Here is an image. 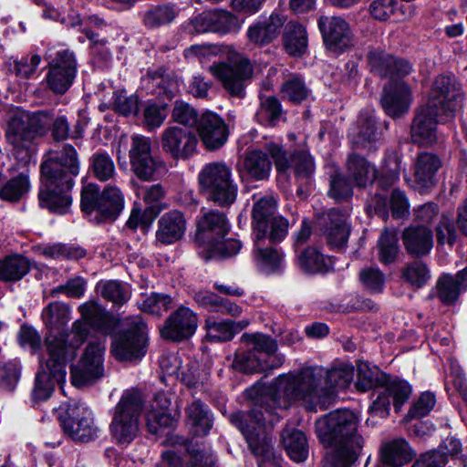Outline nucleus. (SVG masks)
Listing matches in <instances>:
<instances>
[{"mask_svg": "<svg viewBox=\"0 0 467 467\" xmlns=\"http://www.w3.org/2000/svg\"><path fill=\"white\" fill-rule=\"evenodd\" d=\"M346 169L348 180L358 188H365L372 184L378 178L375 165L357 153L348 155Z\"/></svg>", "mask_w": 467, "mask_h": 467, "instance_id": "2f4dec72", "label": "nucleus"}, {"mask_svg": "<svg viewBox=\"0 0 467 467\" xmlns=\"http://www.w3.org/2000/svg\"><path fill=\"white\" fill-rule=\"evenodd\" d=\"M146 325L140 317L125 319L119 330L115 334L111 344V352L121 361L140 358L146 353Z\"/></svg>", "mask_w": 467, "mask_h": 467, "instance_id": "1a4fd4ad", "label": "nucleus"}, {"mask_svg": "<svg viewBox=\"0 0 467 467\" xmlns=\"http://www.w3.org/2000/svg\"><path fill=\"white\" fill-rule=\"evenodd\" d=\"M251 400L247 413L235 412L230 416V421L244 436L252 452L257 456L259 467H281L280 459L272 452L268 431L280 419L279 408H275L271 389L263 391L258 386L246 390Z\"/></svg>", "mask_w": 467, "mask_h": 467, "instance_id": "f03ea898", "label": "nucleus"}, {"mask_svg": "<svg viewBox=\"0 0 467 467\" xmlns=\"http://www.w3.org/2000/svg\"><path fill=\"white\" fill-rule=\"evenodd\" d=\"M401 238L406 251L416 257L428 254L433 247L432 232L422 225L407 227Z\"/></svg>", "mask_w": 467, "mask_h": 467, "instance_id": "473e14b6", "label": "nucleus"}, {"mask_svg": "<svg viewBox=\"0 0 467 467\" xmlns=\"http://www.w3.org/2000/svg\"><path fill=\"white\" fill-rule=\"evenodd\" d=\"M198 183L206 200L219 207H229L236 201L238 185L232 167L224 161L206 163L198 174Z\"/></svg>", "mask_w": 467, "mask_h": 467, "instance_id": "0eeeda50", "label": "nucleus"}, {"mask_svg": "<svg viewBox=\"0 0 467 467\" xmlns=\"http://www.w3.org/2000/svg\"><path fill=\"white\" fill-rule=\"evenodd\" d=\"M139 307L147 313L157 317L166 313L172 307V298L166 294L151 293L138 302Z\"/></svg>", "mask_w": 467, "mask_h": 467, "instance_id": "4d7b16f0", "label": "nucleus"}, {"mask_svg": "<svg viewBox=\"0 0 467 467\" xmlns=\"http://www.w3.org/2000/svg\"><path fill=\"white\" fill-rule=\"evenodd\" d=\"M42 318L49 329L50 333L47 336H57L64 337L67 340V346L70 343V339L74 334V326L79 322L86 327L87 335L88 334V325L85 322L76 321L73 323L71 332L63 331L64 327L68 323L70 319V309L67 305L62 302H51L49 303L42 312Z\"/></svg>", "mask_w": 467, "mask_h": 467, "instance_id": "a878e982", "label": "nucleus"}, {"mask_svg": "<svg viewBox=\"0 0 467 467\" xmlns=\"http://www.w3.org/2000/svg\"><path fill=\"white\" fill-rule=\"evenodd\" d=\"M144 406L140 392L130 391L122 395L114 408L109 430L119 444L130 443L138 435L140 418Z\"/></svg>", "mask_w": 467, "mask_h": 467, "instance_id": "6e6552de", "label": "nucleus"}, {"mask_svg": "<svg viewBox=\"0 0 467 467\" xmlns=\"http://www.w3.org/2000/svg\"><path fill=\"white\" fill-rule=\"evenodd\" d=\"M161 148L173 159H188L197 148L198 140L195 134L180 127L166 128L161 133Z\"/></svg>", "mask_w": 467, "mask_h": 467, "instance_id": "6ab92c4d", "label": "nucleus"}, {"mask_svg": "<svg viewBox=\"0 0 467 467\" xmlns=\"http://www.w3.org/2000/svg\"><path fill=\"white\" fill-rule=\"evenodd\" d=\"M265 152L269 155L278 173H286L291 167V154L284 147L275 141H269L265 145Z\"/></svg>", "mask_w": 467, "mask_h": 467, "instance_id": "69168bd1", "label": "nucleus"}, {"mask_svg": "<svg viewBox=\"0 0 467 467\" xmlns=\"http://www.w3.org/2000/svg\"><path fill=\"white\" fill-rule=\"evenodd\" d=\"M82 317L94 328L106 332L110 327V316L98 304L90 302L79 306Z\"/></svg>", "mask_w": 467, "mask_h": 467, "instance_id": "864d4df0", "label": "nucleus"}, {"mask_svg": "<svg viewBox=\"0 0 467 467\" xmlns=\"http://www.w3.org/2000/svg\"><path fill=\"white\" fill-rule=\"evenodd\" d=\"M242 244L237 239H215L206 244L211 258H228L239 253Z\"/></svg>", "mask_w": 467, "mask_h": 467, "instance_id": "680f3d73", "label": "nucleus"}, {"mask_svg": "<svg viewBox=\"0 0 467 467\" xmlns=\"http://www.w3.org/2000/svg\"><path fill=\"white\" fill-rule=\"evenodd\" d=\"M230 229L225 214L215 210H201L197 220V238L207 244L215 239H223Z\"/></svg>", "mask_w": 467, "mask_h": 467, "instance_id": "393cba45", "label": "nucleus"}, {"mask_svg": "<svg viewBox=\"0 0 467 467\" xmlns=\"http://www.w3.org/2000/svg\"><path fill=\"white\" fill-rule=\"evenodd\" d=\"M276 200L273 195H265L254 204L252 217L254 234L266 236L268 223L275 217Z\"/></svg>", "mask_w": 467, "mask_h": 467, "instance_id": "c9c22d12", "label": "nucleus"}, {"mask_svg": "<svg viewBox=\"0 0 467 467\" xmlns=\"http://www.w3.org/2000/svg\"><path fill=\"white\" fill-rule=\"evenodd\" d=\"M467 290V266L456 275L443 274L436 282V296L444 305H452Z\"/></svg>", "mask_w": 467, "mask_h": 467, "instance_id": "7c9ffc66", "label": "nucleus"}, {"mask_svg": "<svg viewBox=\"0 0 467 467\" xmlns=\"http://www.w3.org/2000/svg\"><path fill=\"white\" fill-rule=\"evenodd\" d=\"M381 461L392 467H400L412 459L408 442L403 439H396L382 445Z\"/></svg>", "mask_w": 467, "mask_h": 467, "instance_id": "58836bf2", "label": "nucleus"}, {"mask_svg": "<svg viewBox=\"0 0 467 467\" xmlns=\"http://www.w3.org/2000/svg\"><path fill=\"white\" fill-rule=\"evenodd\" d=\"M41 254L55 260H78L86 256V250L71 244H54L41 248Z\"/></svg>", "mask_w": 467, "mask_h": 467, "instance_id": "8fccbe9b", "label": "nucleus"}, {"mask_svg": "<svg viewBox=\"0 0 467 467\" xmlns=\"http://www.w3.org/2000/svg\"><path fill=\"white\" fill-rule=\"evenodd\" d=\"M197 323V316L188 307L181 306L167 318L161 334L166 339L182 341L194 334Z\"/></svg>", "mask_w": 467, "mask_h": 467, "instance_id": "5701e85b", "label": "nucleus"}, {"mask_svg": "<svg viewBox=\"0 0 467 467\" xmlns=\"http://www.w3.org/2000/svg\"><path fill=\"white\" fill-rule=\"evenodd\" d=\"M5 137L15 150H26L33 140V131L29 130L25 120L13 119L8 123Z\"/></svg>", "mask_w": 467, "mask_h": 467, "instance_id": "de8ad7c7", "label": "nucleus"}, {"mask_svg": "<svg viewBox=\"0 0 467 467\" xmlns=\"http://www.w3.org/2000/svg\"><path fill=\"white\" fill-rule=\"evenodd\" d=\"M431 271L422 261H412L404 265L401 278L414 288L423 287L431 279Z\"/></svg>", "mask_w": 467, "mask_h": 467, "instance_id": "603ef678", "label": "nucleus"}, {"mask_svg": "<svg viewBox=\"0 0 467 467\" xmlns=\"http://www.w3.org/2000/svg\"><path fill=\"white\" fill-rule=\"evenodd\" d=\"M378 398L369 407V413L372 416L386 418L389 412L390 399L396 411L409 400L411 393L410 385L401 379L388 381L378 367L370 366L368 362L360 361L357 367V380L355 387L358 391H368L374 388L385 385Z\"/></svg>", "mask_w": 467, "mask_h": 467, "instance_id": "423d86ee", "label": "nucleus"}, {"mask_svg": "<svg viewBox=\"0 0 467 467\" xmlns=\"http://www.w3.org/2000/svg\"><path fill=\"white\" fill-rule=\"evenodd\" d=\"M60 425L68 437L88 442L97 437L98 428L92 411L81 402H66L57 410Z\"/></svg>", "mask_w": 467, "mask_h": 467, "instance_id": "9d476101", "label": "nucleus"}, {"mask_svg": "<svg viewBox=\"0 0 467 467\" xmlns=\"http://www.w3.org/2000/svg\"><path fill=\"white\" fill-rule=\"evenodd\" d=\"M323 234L326 236L327 244L332 249L344 247L350 234L349 225L347 223V216L341 212L331 209L324 218Z\"/></svg>", "mask_w": 467, "mask_h": 467, "instance_id": "cd10ccee", "label": "nucleus"}, {"mask_svg": "<svg viewBox=\"0 0 467 467\" xmlns=\"http://www.w3.org/2000/svg\"><path fill=\"white\" fill-rule=\"evenodd\" d=\"M190 460L188 467H213L215 463V458L210 449L198 444L187 447Z\"/></svg>", "mask_w": 467, "mask_h": 467, "instance_id": "774afa93", "label": "nucleus"}, {"mask_svg": "<svg viewBox=\"0 0 467 467\" xmlns=\"http://www.w3.org/2000/svg\"><path fill=\"white\" fill-rule=\"evenodd\" d=\"M368 61L372 73L382 78H389V81H394L396 78L408 76L412 69L411 65L407 60L396 58L381 49L369 51Z\"/></svg>", "mask_w": 467, "mask_h": 467, "instance_id": "aec40b11", "label": "nucleus"}, {"mask_svg": "<svg viewBox=\"0 0 467 467\" xmlns=\"http://www.w3.org/2000/svg\"><path fill=\"white\" fill-rule=\"evenodd\" d=\"M31 270V261L22 254H11L0 258V281L16 283Z\"/></svg>", "mask_w": 467, "mask_h": 467, "instance_id": "f704fd0d", "label": "nucleus"}, {"mask_svg": "<svg viewBox=\"0 0 467 467\" xmlns=\"http://www.w3.org/2000/svg\"><path fill=\"white\" fill-rule=\"evenodd\" d=\"M86 339V327L79 322L74 326V334L68 346L67 340L64 337H46L47 358H41L39 360L40 369L36 376L32 392L34 401L47 400L52 394L55 382L60 384L65 381L67 364L75 358L77 349Z\"/></svg>", "mask_w": 467, "mask_h": 467, "instance_id": "39448f33", "label": "nucleus"}, {"mask_svg": "<svg viewBox=\"0 0 467 467\" xmlns=\"http://www.w3.org/2000/svg\"><path fill=\"white\" fill-rule=\"evenodd\" d=\"M209 71L230 95L240 99L245 96V82L253 75V67L248 60L213 64L210 66Z\"/></svg>", "mask_w": 467, "mask_h": 467, "instance_id": "2eb2a0df", "label": "nucleus"}, {"mask_svg": "<svg viewBox=\"0 0 467 467\" xmlns=\"http://www.w3.org/2000/svg\"><path fill=\"white\" fill-rule=\"evenodd\" d=\"M241 340L244 344L251 346L253 348L251 350L254 351V353L264 354L268 358H273L274 361L272 363L277 362V359L275 358V357H272L277 350V343L272 337L261 333H245L241 337Z\"/></svg>", "mask_w": 467, "mask_h": 467, "instance_id": "3c124183", "label": "nucleus"}, {"mask_svg": "<svg viewBox=\"0 0 467 467\" xmlns=\"http://www.w3.org/2000/svg\"><path fill=\"white\" fill-rule=\"evenodd\" d=\"M124 206V198L120 190L109 186L101 192L100 200L94 213L93 220L98 223L107 220H114Z\"/></svg>", "mask_w": 467, "mask_h": 467, "instance_id": "72a5a7b5", "label": "nucleus"}, {"mask_svg": "<svg viewBox=\"0 0 467 467\" xmlns=\"http://www.w3.org/2000/svg\"><path fill=\"white\" fill-rule=\"evenodd\" d=\"M318 27L328 50L342 53L352 46L353 34L349 24L343 17L320 16Z\"/></svg>", "mask_w": 467, "mask_h": 467, "instance_id": "a211bd4d", "label": "nucleus"}, {"mask_svg": "<svg viewBox=\"0 0 467 467\" xmlns=\"http://www.w3.org/2000/svg\"><path fill=\"white\" fill-rule=\"evenodd\" d=\"M171 118L175 122L188 127H197L200 119L197 110L182 100L175 101Z\"/></svg>", "mask_w": 467, "mask_h": 467, "instance_id": "0e129e2a", "label": "nucleus"}, {"mask_svg": "<svg viewBox=\"0 0 467 467\" xmlns=\"http://www.w3.org/2000/svg\"><path fill=\"white\" fill-rule=\"evenodd\" d=\"M186 417L188 424L196 435H206L213 426L211 411L200 400H194L188 405Z\"/></svg>", "mask_w": 467, "mask_h": 467, "instance_id": "4c0bfd02", "label": "nucleus"}, {"mask_svg": "<svg viewBox=\"0 0 467 467\" xmlns=\"http://www.w3.org/2000/svg\"><path fill=\"white\" fill-rule=\"evenodd\" d=\"M41 164L43 186L38 192L40 205L57 214L69 212L72 203L70 190L79 172V161L75 148L65 144L62 150L49 152Z\"/></svg>", "mask_w": 467, "mask_h": 467, "instance_id": "7ed1b4c3", "label": "nucleus"}, {"mask_svg": "<svg viewBox=\"0 0 467 467\" xmlns=\"http://www.w3.org/2000/svg\"><path fill=\"white\" fill-rule=\"evenodd\" d=\"M285 50L294 57L301 56L307 47V36L303 26L290 22L283 36Z\"/></svg>", "mask_w": 467, "mask_h": 467, "instance_id": "a18cd8bd", "label": "nucleus"}, {"mask_svg": "<svg viewBox=\"0 0 467 467\" xmlns=\"http://www.w3.org/2000/svg\"><path fill=\"white\" fill-rule=\"evenodd\" d=\"M260 103L255 113V119L265 126H276L285 119V112L278 99L274 96H259Z\"/></svg>", "mask_w": 467, "mask_h": 467, "instance_id": "ea45409f", "label": "nucleus"}, {"mask_svg": "<svg viewBox=\"0 0 467 467\" xmlns=\"http://www.w3.org/2000/svg\"><path fill=\"white\" fill-rule=\"evenodd\" d=\"M238 18L230 12L213 9L203 11L191 18L187 24L190 34L216 33L225 35L238 30Z\"/></svg>", "mask_w": 467, "mask_h": 467, "instance_id": "dca6fc26", "label": "nucleus"}, {"mask_svg": "<svg viewBox=\"0 0 467 467\" xmlns=\"http://www.w3.org/2000/svg\"><path fill=\"white\" fill-rule=\"evenodd\" d=\"M244 167L251 177L262 181L268 178L272 170V161L265 151L256 149L246 153Z\"/></svg>", "mask_w": 467, "mask_h": 467, "instance_id": "c03bdc74", "label": "nucleus"}, {"mask_svg": "<svg viewBox=\"0 0 467 467\" xmlns=\"http://www.w3.org/2000/svg\"><path fill=\"white\" fill-rule=\"evenodd\" d=\"M76 75L77 61L74 53L62 49L48 63L46 83L53 93L62 95L72 86Z\"/></svg>", "mask_w": 467, "mask_h": 467, "instance_id": "4468645a", "label": "nucleus"}, {"mask_svg": "<svg viewBox=\"0 0 467 467\" xmlns=\"http://www.w3.org/2000/svg\"><path fill=\"white\" fill-rule=\"evenodd\" d=\"M105 341L89 342L78 362L71 368V381L77 388L95 383L104 376Z\"/></svg>", "mask_w": 467, "mask_h": 467, "instance_id": "ddd939ff", "label": "nucleus"}, {"mask_svg": "<svg viewBox=\"0 0 467 467\" xmlns=\"http://www.w3.org/2000/svg\"><path fill=\"white\" fill-rule=\"evenodd\" d=\"M89 170L93 177L100 182H107L115 175V164L106 152H96L90 158Z\"/></svg>", "mask_w": 467, "mask_h": 467, "instance_id": "5fc2aeb1", "label": "nucleus"}, {"mask_svg": "<svg viewBox=\"0 0 467 467\" xmlns=\"http://www.w3.org/2000/svg\"><path fill=\"white\" fill-rule=\"evenodd\" d=\"M300 268L306 273H325L331 267L330 260L314 247H308L298 256Z\"/></svg>", "mask_w": 467, "mask_h": 467, "instance_id": "09e8293b", "label": "nucleus"}, {"mask_svg": "<svg viewBox=\"0 0 467 467\" xmlns=\"http://www.w3.org/2000/svg\"><path fill=\"white\" fill-rule=\"evenodd\" d=\"M359 280L371 293H380L385 284V275L378 267H365L359 272Z\"/></svg>", "mask_w": 467, "mask_h": 467, "instance_id": "338daca9", "label": "nucleus"}, {"mask_svg": "<svg viewBox=\"0 0 467 467\" xmlns=\"http://www.w3.org/2000/svg\"><path fill=\"white\" fill-rule=\"evenodd\" d=\"M451 119L442 118L440 111L423 105L415 113L410 126L411 140L420 146H431L438 140L437 124L446 123Z\"/></svg>", "mask_w": 467, "mask_h": 467, "instance_id": "f3484780", "label": "nucleus"}, {"mask_svg": "<svg viewBox=\"0 0 467 467\" xmlns=\"http://www.w3.org/2000/svg\"><path fill=\"white\" fill-rule=\"evenodd\" d=\"M281 92L285 98L299 103L307 98L309 90L301 77L291 76L282 84Z\"/></svg>", "mask_w": 467, "mask_h": 467, "instance_id": "e2e57ef3", "label": "nucleus"}, {"mask_svg": "<svg viewBox=\"0 0 467 467\" xmlns=\"http://www.w3.org/2000/svg\"><path fill=\"white\" fill-rule=\"evenodd\" d=\"M254 259L257 265L264 270H270L277 267L282 260V254L276 248L265 247L264 243L266 236L254 234Z\"/></svg>", "mask_w": 467, "mask_h": 467, "instance_id": "49530a36", "label": "nucleus"}, {"mask_svg": "<svg viewBox=\"0 0 467 467\" xmlns=\"http://www.w3.org/2000/svg\"><path fill=\"white\" fill-rule=\"evenodd\" d=\"M281 436L284 447L293 461L301 462L307 458V440L303 431L286 428Z\"/></svg>", "mask_w": 467, "mask_h": 467, "instance_id": "a19ab883", "label": "nucleus"}, {"mask_svg": "<svg viewBox=\"0 0 467 467\" xmlns=\"http://www.w3.org/2000/svg\"><path fill=\"white\" fill-rule=\"evenodd\" d=\"M411 100V90L405 82L389 81L384 85L380 103L388 116L399 118L407 113Z\"/></svg>", "mask_w": 467, "mask_h": 467, "instance_id": "412c9836", "label": "nucleus"}, {"mask_svg": "<svg viewBox=\"0 0 467 467\" xmlns=\"http://www.w3.org/2000/svg\"><path fill=\"white\" fill-rule=\"evenodd\" d=\"M442 166L440 157L432 152L419 153L414 162V183L419 190H425L435 184V176Z\"/></svg>", "mask_w": 467, "mask_h": 467, "instance_id": "c85d7f7f", "label": "nucleus"}, {"mask_svg": "<svg viewBox=\"0 0 467 467\" xmlns=\"http://www.w3.org/2000/svg\"><path fill=\"white\" fill-rule=\"evenodd\" d=\"M196 128L202 144L210 150L223 146L229 137L225 121L219 115L210 111L201 115Z\"/></svg>", "mask_w": 467, "mask_h": 467, "instance_id": "4be33fe9", "label": "nucleus"}, {"mask_svg": "<svg viewBox=\"0 0 467 467\" xmlns=\"http://www.w3.org/2000/svg\"><path fill=\"white\" fill-rule=\"evenodd\" d=\"M291 167L296 178L308 180L315 172L312 156L305 150H296L291 154Z\"/></svg>", "mask_w": 467, "mask_h": 467, "instance_id": "052dcab7", "label": "nucleus"}, {"mask_svg": "<svg viewBox=\"0 0 467 467\" xmlns=\"http://www.w3.org/2000/svg\"><path fill=\"white\" fill-rule=\"evenodd\" d=\"M30 188L28 177L25 174L9 180L0 190V199L16 202H18Z\"/></svg>", "mask_w": 467, "mask_h": 467, "instance_id": "6e6d98bb", "label": "nucleus"}, {"mask_svg": "<svg viewBox=\"0 0 467 467\" xmlns=\"http://www.w3.org/2000/svg\"><path fill=\"white\" fill-rule=\"evenodd\" d=\"M97 290L105 299L117 305H123L130 299L129 288L119 281H101L98 284Z\"/></svg>", "mask_w": 467, "mask_h": 467, "instance_id": "13d9d810", "label": "nucleus"}, {"mask_svg": "<svg viewBox=\"0 0 467 467\" xmlns=\"http://www.w3.org/2000/svg\"><path fill=\"white\" fill-rule=\"evenodd\" d=\"M319 441L334 451L327 456L331 467H349L362 447L363 439L358 434V418L348 410H337L316 421Z\"/></svg>", "mask_w": 467, "mask_h": 467, "instance_id": "20e7f679", "label": "nucleus"}, {"mask_svg": "<svg viewBox=\"0 0 467 467\" xmlns=\"http://www.w3.org/2000/svg\"><path fill=\"white\" fill-rule=\"evenodd\" d=\"M248 324V320H241L239 322L232 320L216 322L208 319L205 322L206 337L211 341H229L236 333L245 328Z\"/></svg>", "mask_w": 467, "mask_h": 467, "instance_id": "79ce46f5", "label": "nucleus"}, {"mask_svg": "<svg viewBox=\"0 0 467 467\" xmlns=\"http://www.w3.org/2000/svg\"><path fill=\"white\" fill-rule=\"evenodd\" d=\"M379 260L383 264H390L395 261L399 253L397 233L385 229L378 242Z\"/></svg>", "mask_w": 467, "mask_h": 467, "instance_id": "bf43d9fd", "label": "nucleus"}, {"mask_svg": "<svg viewBox=\"0 0 467 467\" xmlns=\"http://www.w3.org/2000/svg\"><path fill=\"white\" fill-rule=\"evenodd\" d=\"M131 171L141 181L150 182L166 171L164 161L151 153L150 139L142 135L131 137L129 150Z\"/></svg>", "mask_w": 467, "mask_h": 467, "instance_id": "9b49d317", "label": "nucleus"}, {"mask_svg": "<svg viewBox=\"0 0 467 467\" xmlns=\"http://www.w3.org/2000/svg\"><path fill=\"white\" fill-rule=\"evenodd\" d=\"M179 11L171 5L151 6L142 15V24L149 29H155L171 24L177 17Z\"/></svg>", "mask_w": 467, "mask_h": 467, "instance_id": "37998d69", "label": "nucleus"}, {"mask_svg": "<svg viewBox=\"0 0 467 467\" xmlns=\"http://www.w3.org/2000/svg\"><path fill=\"white\" fill-rule=\"evenodd\" d=\"M285 21V16L278 12H273L269 16H260L249 26L246 36L254 45L266 46L279 36Z\"/></svg>", "mask_w": 467, "mask_h": 467, "instance_id": "b1692460", "label": "nucleus"}, {"mask_svg": "<svg viewBox=\"0 0 467 467\" xmlns=\"http://www.w3.org/2000/svg\"><path fill=\"white\" fill-rule=\"evenodd\" d=\"M277 359L275 363H268L263 359L254 351H238L235 353L233 366L244 373H254L265 371L267 368H275L281 366L284 362V357L275 358Z\"/></svg>", "mask_w": 467, "mask_h": 467, "instance_id": "e433bc0d", "label": "nucleus"}, {"mask_svg": "<svg viewBox=\"0 0 467 467\" xmlns=\"http://www.w3.org/2000/svg\"><path fill=\"white\" fill-rule=\"evenodd\" d=\"M171 400L164 393L155 394L152 403L146 413V425L148 431L156 434L161 429L173 427L180 414L175 412L171 414L169 410Z\"/></svg>", "mask_w": 467, "mask_h": 467, "instance_id": "bb28decb", "label": "nucleus"}, {"mask_svg": "<svg viewBox=\"0 0 467 467\" xmlns=\"http://www.w3.org/2000/svg\"><path fill=\"white\" fill-rule=\"evenodd\" d=\"M354 378V367L348 362H338L330 368L306 367L296 373L279 376L269 386L258 388L271 389L275 408L286 410L290 401L299 400L306 410L317 412L330 405L334 389H346Z\"/></svg>", "mask_w": 467, "mask_h": 467, "instance_id": "f257e3e1", "label": "nucleus"}, {"mask_svg": "<svg viewBox=\"0 0 467 467\" xmlns=\"http://www.w3.org/2000/svg\"><path fill=\"white\" fill-rule=\"evenodd\" d=\"M186 230V220L182 213L172 210L165 213L158 221L156 240L161 244H171L181 240Z\"/></svg>", "mask_w": 467, "mask_h": 467, "instance_id": "c756f323", "label": "nucleus"}, {"mask_svg": "<svg viewBox=\"0 0 467 467\" xmlns=\"http://www.w3.org/2000/svg\"><path fill=\"white\" fill-rule=\"evenodd\" d=\"M462 93L460 84L451 75H440L432 83L426 105L440 111L446 119H452L462 108Z\"/></svg>", "mask_w": 467, "mask_h": 467, "instance_id": "f8f14e48", "label": "nucleus"}]
</instances>
